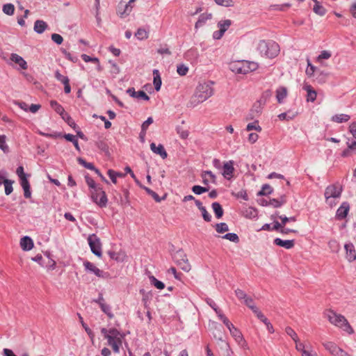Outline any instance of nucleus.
<instances>
[{"label":"nucleus","mask_w":356,"mask_h":356,"mask_svg":"<svg viewBox=\"0 0 356 356\" xmlns=\"http://www.w3.org/2000/svg\"><path fill=\"white\" fill-rule=\"evenodd\" d=\"M244 303L252 310H254L257 307L254 306V301L252 300V298H251L250 297H247L245 300H244Z\"/></svg>","instance_id":"nucleus-59"},{"label":"nucleus","mask_w":356,"mask_h":356,"mask_svg":"<svg viewBox=\"0 0 356 356\" xmlns=\"http://www.w3.org/2000/svg\"><path fill=\"white\" fill-rule=\"evenodd\" d=\"M55 78L62 83H67V81H69V79L67 76L61 74L59 71H56L55 72Z\"/></svg>","instance_id":"nucleus-54"},{"label":"nucleus","mask_w":356,"mask_h":356,"mask_svg":"<svg viewBox=\"0 0 356 356\" xmlns=\"http://www.w3.org/2000/svg\"><path fill=\"white\" fill-rule=\"evenodd\" d=\"M127 92L130 95V96L134 98L143 99L145 101H148L149 99V96L143 90L135 91L134 88H129Z\"/></svg>","instance_id":"nucleus-21"},{"label":"nucleus","mask_w":356,"mask_h":356,"mask_svg":"<svg viewBox=\"0 0 356 356\" xmlns=\"http://www.w3.org/2000/svg\"><path fill=\"white\" fill-rule=\"evenodd\" d=\"M177 132L182 139H186L188 136V131L179 127H177Z\"/></svg>","instance_id":"nucleus-58"},{"label":"nucleus","mask_w":356,"mask_h":356,"mask_svg":"<svg viewBox=\"0 0 356 356\" xmlns=\"http://www.w3.org/2000/svg\"><path fill=\"white\" fill-rule=\"evenodd\" d=\"M272 187L268 184H265L262 186L261 190L258 193V195H266L272 193Z\"/></svg>","instance_id":"nucleus-42"},{"label":"nucleus","mask_w":356,"mask_h":356,"mask_svg":"<svg viewBox=\"0 0 356 356\" xmlns=\"http://www.w3.org/2000/svg\"><path fill=\"white\" fill-rule=\"evenodd\" d=\"M81 58L86 63L88 62H92L95 64L97 65V70L98 72H101L102 70V67L100 65V62H99V58H96V57H94V58H92L90 56H89L87 54H82L81 55Z\"/></svg>","instance_id":"nucleus-29"},{"label":"nucleus","mask_w":356,"mask_h":356,"mask_svg":"<svg viewBox=\"0 0 356 356\" xmlns=\"http://www.w3.org/2000/svg\"><path fill=\"white\" fill-rule=\"evenodd\" d=\"M216 230L218 233H224L229 230V227L226 223L220 222L216 225Z\"/></svg>","instance_id":"nucleus-45"},{"label":"nucleus","mask_w":356,"mask_h":356,"mask_svg":"<svg viewBox=\"0 0 356 356\" xmlns=\"http://www.w3.org/2000/svg\"><path fill=\"white\" fill-rule=\"evenodd\" d=\"M223 238L232 241L234 243H238L239 238L236 234L228 233L222 236Z\"/></svg>","instance_id":"nucleus-46"},{"label":"nucleus","mask_w":356,"mask_h":356,"mask_svg":"<svg viewBox=\"0 0 356 356\" xmlns=\"http://www.w3.org/2000/svg\"><path fill=\"white\" fill-rule=\"evenodd\" d=\"M104 337L108 341V344L112 348L115 353H119L122 344L123 335L116 329L106 330L102 328L101 330Z\"/></svg>","instance_id":"nucleus-2"},{"label":"nucleus","mask_w":356,"mask_h":356,"mask_svg":"<svg viewBox=\"0 0 356 356\" xmlns=\"http://www.w3.org/2000/svg\"><path fill=\"white\" fill-rule=\"evenodd\" d=\"M232 24V21L231 19H222L219 21L217 24L219 30L213 32V38L215 40L221 39L224 33L228 30Z\"/></svg>","instance_id":"nucleus-10"},{"label":"nucleus","mask_w":356,"mask_h":356,"mask_svg":"<svg viewBox=\"0 0 356 356\" xmlns=\"http://www.w3.org/2000/svg\"><path fill=\"white\" fill-rule=\"evenodd\" d=\"M51 107L60 115L63 117V115H65L66 113L65 112V110L63 107L58 104L56 101L51 100L50 102Z\"/></svg>","instance_id":"nucleus-32"},{"label":"nucleus","mask_w":356,"mask_h":356,"mask_svg":"<svg viewBox=\"0 0 356 356\" xmlns=\"http://www.w3.org/2000/svg\"><path fill=\"white\" fill-rule=\"evenodd\" d=\"M330 250L333 252H337L340 249V245L336 240H331L328 243Z\"/></svg>","instance_id":"nucleus-43"},{"label":"nucleus","mask_w":356,"mask_h":356,"mask_svg":"<svg viewBox=\"0 0 356 356\" xmlns=\"http://www.w3.org/2000/svg\"><path fill=\"white\" fill-rule=\"evenodd\" d=\"M350 115L344 113L336 114L331 118V121L337 123L348 122L350 120Z\"/></svg>","instance_id":"nucleus-30"},{"label":"nucleus","mask_w":356,"mask_h":356,"mask_svg":"<svg viewBox=\"0 0 356 356\" xmlns=\"http://www.w3.org/2000/svg\"><path fill=\"white\" fill-rule=\"evenodd\" d=\"M213 85V83L212 81L199 83L190 99L189 106L195 107L213 96L214 94Z\"/></svg>","instance_id":"nucleus-1"},{"label":"nucleus","mask_w":356,"mask_h":356,"mask_svg":"<svg viewBox=\"0 0 356 356\" xmlns=\"http://www.w3.org/2000/svg\"><path fill=\"white\" fill-rule=\"evenodd\" d=\"M235 294L239 300H244L248 297L246 293L243 291H242L239 289H238L235 291Z\"/></svg>","instance_id":"nucleus-63"},{"label":"nucleus","mask_w":356,"mask_h":356,"mask_svg":"<svg viewBox=\"0 0 356 356\" xmlns=\"http://www.w3.org/2000/svg\"><path fill=\"white\" fill-rule=\"evenodd\" d=\"M20 246L24 251L31 250L33 248V241L29 236H24L20 240Z\"/></svg>","instance_id":"nucleus-26"},{"label":"nucleus","mask_w":356,"mask_h":356,"mask_svg":"<svg viewBox=\"0 0 356 356\" xmlns=\"http://www.w3.org/2000/svg\"><path fill=\"white\" fill-rule=\"evenodd\" d=\"M86 181L88 186L91 188V190H94V189L99 188V186H97L95 181L91 178L86 177Z\"/></svg>","instance_id":"nucleus-62"},{"label":"nucleus","mask_w":356,"mask_h":356,"mask_svg":"<svg viewBox=\"0 0 356 356\" xmlns=\"http://www.w3.org/2000/svg\"><path fill=\"white\" fill-rule=\"evenodd\" d=\"M88 241L92 252L101 257L102 254L100 239L95 234H91L88 237Z\"/></svg>","instance_id":"nucleus-9"},{"label":"nucleus","mask_w":356,"mask_h":356,"mask_svg":"<svg viewBox=\"0 0 356 356\" xmlns=\"http://www.w3.org/2000/svg\"><path fill=\"white\" fill-rule=\"evenodd\" d=\"M62 118L74 129H76V128H78L76 124V123L74 122V120L72 119V118L70 115H67V113L65 114V115H63Z\"/></svg>","instance_id":"nucleus-50"},{"label":"nucleus","mask_w":356,"mask_h":356,"mask_svg":"<svg viewBox=\"0 0 356 356\" xmlns=\"http://www.w3.org/2000/svg\"><path fill=\"white\" fill-rule=\"evenodd\" d=\"M10 58L13 62L19 65V66L22 69L26 70L28 68L27 63L26 62V60L18 54H11Z\"/></svg>","instance_id":"nucleus-23"},{"label":"nucleus","mask_w":356,"mask_h":356,"mask_svg":"<svg viewBox=\"0 0 356 356\" xmlns=\"http://www.w3.org/2000/svg\"><path fill=\"white\" fill-rule=\"evenodd\" d=\"M215 2L219 6H222L225 7L234 6L233 0H215Z\"/></svg>","instance_id":"nucleus-52"},{"label":"nucleus","mask_w":356,"mask_h":356,"mask_svg":"<svg viewBox=\"0 0 356 356\" xmlns=\"http://www.w3.org/2000/svg\"><path fill=\"white\" fill-rule=\"evenodd\" d=\"M20 181H21L22 187L23 188L24 191V197L26 198H30L31 195V193L30 191V184H29V182L26 178V177H22L20 179Z\"/></svg>","instance_id":"nucleus-28"},{"label":"nucleus","mask_w":356,"mask_h":356,"mask_svg":"<svg viewBox=\"0 0 356 356\" xmlns=\"http://www.w3.org/2000/svg\"><path fill=\"white\" fill-rule=\"evenodd\" d=\"M192 191L194 193L197 195H200L204 192H207L209 191V188L196 185L193 186Z\"/></svg>","instance_id":"nucleus-48"},{"label":"nucleus","mask_w":356,"mask_h":356,"mask_svg":"<svg viewBox=\"0 0 356 356\" xmlns=\"http://www.w3.org/2000/svg\"><path fill=\"white\" fill-rule=\"evenodd\" d=\"M77 161L79 164L82 165L87 169L94 170V171L96 170V168L94 166V165L92 163H88L82 158H78Z\"/></svg>","instance_id":"nucleus-44"},{"label":"nucleus","mask_w":356,"mask_h":356,"mask_svg":"<svg viewBox=\"0 0 356 356\" xmlns=\"http://www.w3.org/2000/svg\"><path fill=\"white\" fill-rule=\"evenodd\" d=\"M108 175L114 184L117 183V172L113 170H108Z\"/></svg>","instance_id":"nucleus-64"},{"label":"nucleus","mask_w":356,"mask_h":356,"mask_svg":"<svg viewBox=\"0 0 356 356\" xmlns=\"http://www.w3.org/2000/svg\"><path fill=\"white\" fill-rule=\"evenodd\" d=\"M136 0H129L126 4L120 3L118 8V14L121 18H124L131 13L134 3Z\"/></svg>","instance_id":"nucleus-11"},{"label":"nucleus","mask_w":356,"mask_h":356,"mask_svg":"<svg viewBox=\"0 0 356 356\" xmlns=\"http://www.w3.org/2000/svg\"><path fill=\"white\" fill-rule=\"evenodd\" d=\"M346 251V259L349 261H353L356 259V251L354 245L351 243L346 244L344 246Z\"/></svg>","instance_id":"nucleus-25"},{"label":"nucleus","mask_w":356,"mask_h":356,"mask_svg":"<svg viewBox=\"0 0 356 356\" xmlns=\"http://www.w3.org/2000/svg\"><path fill=\"white\" fill-rule=\"evenodd\" d=\"M83 266L87 270L93 273L96 276L99 277L105 278L107 277V273L99 269L94 264L86 261L83 262Z\"/></svg>","instance_id":"nucleus-12"},{"label":"nucleus","mask_w":356,"mask_h":356,"mask_svg":"<svg viewBox=\"0 0 356 356\" xmlns=\"http://www.w3.org/2000/svg\"><path fill=\"white\" fill-rule=\"evenodd\" d=\"M286 202L285 196H282L280 199H271L269 200L268 203H266V205L273 206L275 208L280 207L282 204Z\"/></svg>","instance_id":"nucleus-33"},{"label":"nucleus","mask_w":356,"mask_h":356,"mask_svg":"<svg viewBox=\"0 0 356 356\" xmlns=\"http://www.w3.org/2000/svg\"><path fill=\"white\" fill-rule=\"evenodd\" d=\"M153 74L154 88L156 91H159L161 86V79L157 70H154Z\"/></svg>","instance_id":"nucleus-35"},{"label":"nucleus","mask_w":356,"mask_h":356,"mask_svg":"<svg viewBox=\"0 0 356 356\" xmlns=\"http://www.w3.org/2000/svg\"><path fill=\"white\" fill-rule=\"evenodd\" d=\"M303 89L307 91V101L314 102L317 97L316 91L313 88L311 85L306 84L303 86Z\"/></svg>","instance_id":"nucleus-24"},{"label":"nucleus","mask_w":356,"mask_h":356,"mask_svg":"<svg viewBox=\"0 0 356 356\" xmlns=\"http://www.w3.org/2000/svg\"><path fill=\"white\" fill-rule=\"evenodd\" d=\"M97 302L102 311L105 313L110 318L113 317V314L111 313V307L104 302V300L102 296H100L98 300H95Z\"/></svg>","instance_id":"nucleus-18"},{"label":"nucleus","mask_w":356,"mask_h":356,"mask_svg":"<svg viewBox=\"0 0 356 356\" xmlns=\"http://www.w3.org/2000/svg\"><path fill=\"white\" fill-rule=\"evenodd\" d=\"M143 189L149 195H151L154 200L156 201V202H160L161 201V199L159 196V195L155 193L154 191H153L152 190H151L150 188H147V187H143Z\"/></svg>","instance_id":"nucleus-53"},{"label":"nucleus","mask_w":356,"mask_h":356,"mask_svg":"<svg viewBox=\"0 0 356 356\" xmlns=\"http://www.w3.org/2000/svg\"><path fill=\"white\" fill-rule=\"evenodd\" d=\"M174 261L184 271L189 272L191 266L187 259L186 254L182 250L177 251L174 254Z\"/></svg>","instance_id":"nucleus-8"},{"label":"nucleus","mask_w":356,"mask_h":356,"mask_svg":"<svg viewBox=\"0 0 356 356\" xmlns=\"http://www.w3.org/2000/svg\"><path fill=\"white\" fill-rule=\"evenodd\" d=\"M254 314L257 316V317L262 321L264 323H267V321H268L265 316L259 310V309L257 307L254 310L252 311Z\"/></svg>","instance_id":"nucleus-57"},{"label":"nucleus","mask_w":356,"mask_h":356,"mask_svg":"<svg viewBox=\"0 0 356 356\" xmlns=\"http://www.w3.org/2000/svg\"><path fill=\"white\" fill-rule=\"evenodd\" d=\"M51 40L57 44H60L63 42V37L58 33H53L51 35Z\"/></svg>","instance_id":"nucleus-60"},{"label":"nucleus","mask_w":356,"mask_h":356,"mask_svg":"<svg viewBox=\"0 0 356 356\" xmlns=\"http://www.w3.org/2000/svg\"><path fill=\"white\" fill-rule=\"evenodd\" d=\"M3 12L8 15H13L15 12V6L12 3H6L3 6Z\"/></svg>","instance_id":"nucleus-40"},{"label":"nucleus","mask_w":356,"mask_h":356,"mask_svg":"<svg viewBox=\"0 0 356 356\" xmlns=\"http://www.w3.org/2000/svg\"><path fill=\"white\" fill-rule=\"evenodd\" d=\"M150 149L154 153L160 155L163 159L168 156V154L165 150L164 147L161 144L156 146L155 143H152L150 144Z\"/></svg>","instance_id":"nucleus-22"},{"label":"nucleus","mask_w":356,"mask_h":356,"mask_svg":"<svg viewBox=\"0 0 356 356\" xmlns=\"http://www.w3.org/2000/svg\"><path fill=\"white\" fill-rule=\"evenodd\" d=\"M212 17L213 15L211 13H203L200 15L195 24V29L197 30L199 28L202 27L208 20L212 19Z\"/></svg>","instance_id":"nucleus-20"},{"label":"nucleus","mask_w":356,"mask_h":356,"mask_svg":"<svg viewBox=\"0 0 356 356\" xmlns=\"http://www.w3.org/2000/svg\"><path fill=\"white\" fill-rule=\"evenodd\" d=\"M234 162L232 161L225 162L223 165V171L222 173L223 177L227 179H230L234 175Z\"/></svg>","instance_id":"nucleus-14"},{"label":"nucleus","mask_w":356,"mask_h":356,"mask_svg":"<svg viewBox=\"0 0 356 356\" xmlns=\"http://www.w3.org/2000/svg\"><path fill=\"white\" fill-rule=\"evenodd\" d=\"M274 243L276 245L283 247L286 249H291L294 246L293 240H282L281 238H277L274 240Z\"/></svg>","instance_id":"nucleus-27"},{"label":"nucleus","mask_w":356,"mask_h":356,"mask_svg":"<svg viewBox=\"0 0 356 356\" xmlns=\"http://www.w3.org/2000/svg\"><path fill=\"white\" fill-rule=\"evenodd\" d=\"M276 99L278 103L282 104L288 95V89L285 86H279L275 91Z\"/></svg>","instance_id":"nucleus-19"},{"label":"nucleus","mask_w":356,"mask_h":356,"mask_svg":"<svg viewBox=\"0 0 356 356\" xmlns=\"http://www.w3.org/2000/svg\"><path fill=\"white\" fill-rule=\"evenodd\" d=\"M149 280L151 284L154 286L156 289L161 290L165 288V284L162 282L158 280L154 276H150Z\"/></svg>","instance_id":"nucleus-38"},{"label":"nucleus","mask_w":356,"mask_h":356,"mask_svg":"<svg viewBox=\"0 0 356 356\" xmlns=\"http://www.w3.org/2000/svg\"><path fill=\"white\" fill-rule=\"evenodd\" d=\"M212 209L217 218H220L223 216V209L221 205L216 202L212 203Z\"/></svg>","instance_id":"nucleus-34"},{"label":"nucleus","mask_w":356,"mask_h":356,"mask_svg":"<svg viewBox=\"0 0 356 356\" xmlns=\"http://www.w3.org/2000/svg\"><path fill=\"white\" fill-rule=\"evenodd\" d=\"M257 68V63L248 60H236L229 63L230 70L238 74H246L255 71Z\"/></svg>","instance_id":"nucleus-3"},{"label":"nucleus","mask_w":356,"mask_h":356,"mask_svg":"<svg viewBox=\"0 0 356 356\" xmlns=\"http://www.w3.org/2000/svg\"><path fill=\"white\" fill-rule=\"evenodd\" d=\"M201 212L204 220L207 222H210L211 220V216L207 211L206 208H201Z\"/></svg>","instance_id":"nucleus-61"},{"label":"nucleus","mask_w":356,"mask_h":356,"mask_svg":"<svg viewBox=\"0 0 356 356\" xmlns=\"http://www.w3.org/2000/svg\"><path fill=\"white\" fill-rule=\"evenodd\" d=\"M47 27V24L42 20H36L34 24V31L38 33H42Z\"/></svg>","instance_id":"nucleus-31"},{"label":"nucleus","mask_w":356,"mask_h":356,"mask_svg":"<svg viewBox=\"0 0 356 356\" xmlns=\"http://www.w3.org/2000/svg\"><path fill=\"white\" fill-rule=\"evenodd\" d=\"M326 316L328 318V321L332 324L341 328L348 334H352L353 332V328L343 316L338 314L332 310L328 311L326 314Z\"/></svg>","instance_id":"nucleus-6"},{"label":"nucleus","mask_w":356,"mask_h":356,"mask_svg":"<svg viewBox=\"0 0 356 356\" xmlns=\"http://www.w3.org/2000/svg\"><path fill=\"white\" fill-rule=\"evenodd\" d=\"M202 182L204 185H208L209 183H216V175L209 170H206L202 173Z\"/></svg>","instance_id":"nucleus-17"},{"label":"nucleus","mask_w":356,"mask_h":356,"mask_svg":"<svg viewBox=\"0 0 356 356\" xmlns=\"http://www.w3.org/2000/svg\"><path fill=\"white\" fill-rule=\"evenodd\" d=\"M2 183L4 184L6 195H10L13 191V188L12 186L13 181L10 179H3Z\"/></svg>","instance_id":"nucleus-37"},{"label":"nucleus","mask_w":356,"mask_h":356,"mask_svg":"<svg viewBox=\"0 0 356 356\" xmlns=\"http://www.w3.org/2000/svg\"><path fill=\"white\" fill-rule=\"evenodd\" d=\"M257 49L261 54L269 58H275L280 51V45L272 40H260L257 46Z\"/></svg>","instance_id":"nucleus-4"},{"label":"nucleus","mask_w":356,"mask_h":356,"mask_svg":"<svg viewBox=\"0 0 356 356\" xmlns=\"http://www.w3.org/2000/svg\"><path fill=\"white\" fill-rule=\"evenodd\" d=\"M331 57V53L328 51H323L317 58L318 62H321L322 60L328 59Z\"/></svg>","instance_id":"nucleus-56"},{"label":"nucleus","mask_w":356,"mask_h":356,"mask_svg":"<svg viewBox=\"0 0 356 356\" xmlns=\"http://www.w3.org/2000/svg\"><path fill=\"white\" fill-rule=\"evenodd\" d=\"M350 210V205L347 202H343L340 207L337 209L336 213V218L337 220H342L344 219Z\"/></svg>","instance_id":"nucleus-15"},{"label":"nucleus","mask_w":356,"mask_h":356,"mask_svg":"<svg viewBox=\"0 0 356 356\" xmlns=\"http://www.w3.org/2000/svg\"><path fill=\"white\" fill-rule=\"evenodd\" d=\"M153 123V118L152 117H149L147 120H145L142 126H141V129H142V131L144 132L145 134L147 129H148L149 126Z\"/></svg>","instance_id":"nucleus-55"},{"label":"nucleus","mask_w":356,"mask_h":356,"mask_svg":"<svg viewBox=\"0 0 356 356\" xmlns=\"http://www.w3.org/2000/svg\"><path fill=\"white\" fill-rule=\"evenodd\" d=\"M135 36L140 40L147 39L149 32L143 28H139L135 33Z\"/></svg>","instance_id":"nucleus-36"},{"label":"nucleus","mask_w":356,"mask_h":356,"mask_svg":"<svg viewBox=\"0 0 356 356\" xmlns=\"http://www.w3.org/2000/svg\"><path fill=\"white\" fill-rule=\"evenodd\" d=\"M90 197L93 202L99 207L104 208L107 206V195L101 187L94 190H90Z\"/></svg>","instance_id":"nucleus-7"},{"label":"nucleus","mask_w":356,"mask_h":356,"mask_svg":"<svg viewBox=\"0 0 356 356\" xmlns=\"http://www.w3.org/2000/svg\"><path fill=\"white\" fill-rule=\"evenodd\" d=\"M177 72L180 76L186 75L188 72V67L185 65H179L177 66Z\"/></svg>","instance_id":"nucleus-51"},{"label":"nucleus","mask_w":356,"mask_h":356,"mask_svg":"<svg viewBox=\"0 0 356 356\" xmlns=\"http://www.w3.org/2000/svg\"><path fill=\"white\" fill-rule=\"evenodd\" d=\"M229 330L230 332L231 335L234 337V339H235L236 343L238 345H240L241 346H243V345L245 343V340H244V339L243 337V335H242L241 332H240V330H238L234 326L232 327V328L230 330Z\"/></svg>","instance_id":"nucleus-16"},{"label":"nucleus","mask_w":356,"mask_h":356,"mask_svg":"<svg viewBox=\"0 0 356 356\" xmlns=\"http://www.w3.org/2000/svg\"><path fill=\"white\" fill-rule=\"evenodd\" d=\"M285 332L289 336H290L292 338L294 342H297V341H298V337L296 332L291 327H286L285 329Z\"/></svg>","instance_id":"nucleus-47"},{"label":"nucleus","mask_w":356,"mask_h":356,"mask_svg":"<svg viewBox=\"0 0 356 356\" xmlns=\"http://www.w3.org/2000/svg\"><path fill=\"white\" fill-rule=\"evenodd\" d=\"M313 10L315 13H316L321 16H323L325 14V9L322 6H320L318 4V2H316L315 6H314Z\"/></svg>","instance_id":"nucleus-49"},{"label":"nucleus","mask_w":356,"mask_h":356,"mask_svg":"<svg viewBox=\"0 0 356 356\" xmlns=\"http://www.w3.org/2000/svg\"><path fill=\"white\" fill-rule=\"evenodd\" d=\"M342 191V186L339 184L328 186L324 193L326 204L330 207H334L337 203L336 200L341 197Z\"/></svg>","instance_id":"nucleus-5"},{"label":"nucleus","mask_w":356,"mask_h":356,"mask_svg":"<svg viewBox=\"0 0 356 356\" xmlns=\"http://www.w3.org/2000/svg\"><path fill=\"white\" fill-rule=\"evenodd\" d=\"M323 346L333 356H339L343 351V349L332 341L323 342Z\"/></svg>","instance_id":"nucleus-13"},{"label":"nucleus","mask_w":356,"mask_h":356,"mask_svg":"<svg viewBox=\"0 0 356 356\" xmlns=\"http://www.w3.org/2000/svg\"><path fill=\"white\" fill-rule=\"evenodd\" d=\"M246 130L248 131H252V130H255V131H257L259 132H261L262 129L259 125V122L257 121H254V122L249 123L247 125Z\"/></svg>","instance_id":"nucleus-41"},{"label":"nucleus","mask_w":356,"mask_h":356,"mask_svg":"<svg viewBox=\"0 0 356 356\" xmlns=\"http://www.w3.org/2000/svg\"><path fill=\"white\" fill-rule=\"evenodd\" d=\"M0 149L4 153L9 152V147L6 144V136L5 135H0Z\"/></svg>","instance_id":"nucleus-39"}]
</instances>
